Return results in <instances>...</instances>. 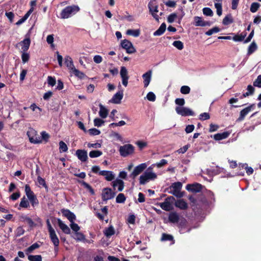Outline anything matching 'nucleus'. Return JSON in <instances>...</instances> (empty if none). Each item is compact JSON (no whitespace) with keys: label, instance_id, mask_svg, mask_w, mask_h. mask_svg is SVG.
Here are the masks:
<instances>
[{"label":"nucleus","instance_id":"f257e3e1","mask_svg":"<svg viewBox=\"0 0 261 261\" xmlns=\"http://www.w3.org/2000/svg\"><path fill=\"white\" fill-rule=\"evenodd\" d=\"M80 10L79 7L77 5L67 6L61 12L60 17L61 19H67L76 14Z\"/></svg>","mask_w":261,"mask_h":261},{"label":"nucleus","instance_id":"f03ea898","mask_svg":"<svg viewBox=\"0 0 261 261\" xmlns=\"http://www.w3.org/2000/svg\"><path fill=\"white\" fill-rule=\"evenodd\" d=\"M182 188V184L179 181L173 183L171 186L169 187L170 190L169 193L173 195L178 198H181L184 196V192H181Z\"/></svg>","mask_w":261,"mask_h":261},{"label":"nucleus","instance_id":"7ed1b4c3","mask_svg":"<svg viewBox=\"0 0 261 261\" xmlns=\"http://www.w3.org/2000/svg\"><path fill=\"white\" fill-rule=\"evenodd\" d=\"M134 151L135 147L130 144H127L123 146H120L119 149L120 155L124 158L133 154Z\"/></svg>","mask_w":261,"mask_h":261},{"label":"nucleus","instance_id":"20e7f679","mask_svg":"<svg viewBox=\"0 0 261 261\" xmlns=\"http://www.w3.org/2000/svg\"><path fill=\"white\" fill-rule=\"evenodd\" d=\"M27 135L31 143L34 144H39L41 143V137L37 134L36 130L33 128H30L27 132Z\"/></svg>","mask_w":261,"mask_h":261},{"label":"nucleus","instance_id":"39448f33","mask_svg":"<svg viewBox=\"0 0 261 261\" xmlns=\"http://www.w3.org/2000/svg\"><path fill=\"white\" fill-rule=\"evenodd\" d=\"M176 112L182 116H194L195 113L190 109L184 107H176Z\"/></svg>","mask_w":261,"mask_h":261},{"label":"nucleus","instance_id":"423d86ee","mask_svg":"<svg viewBox=\"0 0 261 261\" xmlns=\"http://www.w3.org/2000/svg\"><path fill=\"white\" fill-rule=\"evenodd\" d=\"M177 223V227H178L179 232L180 233H184L186 232H190L191 230L190 228H188V223L187 220L182 218L179 219Z\"/></svg>","mask_w":261,"mask_h":261},{"label":"nucleus","instance_id":"0eeeda50","mask_svg":"<svg viewBox=\"0 0 261 261\" xmlns=\"http://www.w3.org/2000/svg\"><path fill=\"white\" fill-rule=\"evenodd\" d=\"M255 107V104H251L248 107L244 108L241 111L240 113V116L237 119L236 122H241L244 120L245 117L248 115V114L252 110H254Z\"/></svg>","mask_w":261,"mask_h":261},{"label":"nucleus","instance_id":"6e6552de","mask_svg":"<svg viewBox=\"0 0 261 261\" xmlns=\"http://www.w3.org/2000/svg\"><path fill=\"white\" fill-rule=\"evenodd\" d=\"M147 167L145 163H142L135 167L133 172L129 175V177L133 179L141 173Z\"/></svg>","mask_w":261,"mask_h":261},{"label":"nucleus","instance_id":"1a4fd4ad","mask_svg":"<svg viewBox=\"0 0 261 261\" xmlns=\"http://www.w3.org/2000/svg\"><path fill=\"white\" fill-rule=\"evenodd\" d=\"M121 47L125 49L128 54H133L136 52V49L133 45L132 43L128 40L124 39L121 41Z\"/></svg>","mask_w":261,"mask_h":261},{"label":"nucleus","instance_id":"9d476101","mask_svg":"<svg viewBox=\"0 0 261 261\" xmlns=\"http://www.w3.org/2000/svg\"><path fill=\"white\" fill-rule=\"evenodd\" d=\"M116 195V193L112 191V190L109 188H104L102 192V199L103 201H107L113 198Z\"/></svg>","mask_w":261,"mask_h":261},{"label":"nucleus","instance_id":"9b49d317","mask_svg":"<svg viewBox=\"0 0 261 261\" xmlns=\"http://www.w3.org/2000/svg\"><path fill=\"white\" fill-rule=\"evenodd\" d=\"M120 74L122 79L123 85L125 87H126L128 84L129 76L128 75V71L126 67L124 66H122L121 67Z\"/></svg>","mask_w":261,"mask_h":261},{"label":"nucleus","instance_id":"f8f14e48","mask_svg":"<svg viewBox=\"0 0 261 261\" xmlns=\"http://www.w3.org/2000/svg\"><path fill=\"white\" fill-rule=\"evenodd\" d=\"M186 189L189 192L193 193H198L201 191L202 186L199 183H194L193 184H188Z\"/></svg>","mask_w":261,"mask_h":261},{"label":"nucleus","instance_id":"ddd939ff","mask_svg":"<svg viewBox=\"0 0 261 261\" xmlns=\"http://www.w3.org/2000/svg\"><path fill=\"white\" fill-rule=\"evenodd\" d=\"M148 8L149 10V12L152 17L158 21H159V16L156 14V13L159 12L158 10V5H153L150 2L148 4Z\"/></svg>","mask_w":261,"mask_h":261},{"label":"nucleus","instance_id":"4468645a","mask_svg":"<svg viewBox=\"0 0 261 261\" xmlns=\"http://www.w3.org/2000/svg\"><path fill=\"white\" fill-rule=\"evenodd\" d=\"M61 211L63 216L67 218L71 223H72L75 220V215L69 210L62 208Z\"/></svg>","mask_w":261,"mask_h":261},{"label":"nucleus","instance_id":"2eb2a0df","mask_svg":"<svg viewBox=\"0 0 261 261\" xmlns=\"http://www.w3.org/2000/svg\"><path fill=\"white\" fill-rule=\"evenodd\" d=\"M75 154L77 158L83 162L87 161L88 159L87 152L85 150L77 149Z\"/></svg>","mask_w":261,"mask_h":261},{"label":"nucleus","instance_id":"dca6fc26","mask_svg":"<svg viewBox=\"0 0 261 261\" xmlns=\"http://www.w3.org/2000/svg\"><path fill=\"white\" fill-rule=\"evenodd\" d=\"M99 174L105 176V179L107 181H112L115 178V175L112 171L102 170L99 172Z\"/></svg>","mask_w":261,"mask_h":261},{"label":"nucleus","instance_id":"f3484780","mask_svg":"<svg viewBox=\"0 0 261 261\" xmlns=\"http://www.w3.org/2000/svg\"><path fill=\"white\" fill-rule=\"evenodd\" d=\"M21 46V49L23 52H26L29 48L31 44V40L30 38H26L22 41L19 43Z\"/></svg>","mask_w":261,"mask_h":261},{"label":"nucleus","instance_id":"a211bd4d","mask_svg":"<svg viewBox=\"0 0 261 261\" xmlns=\"http://www.w3.org/2000/svg\"><path fill=\"white\" fill-rule=\"evenodd\" d=\"M144 87L146 88L149 84L151 77V71L149 70L143 74Z\"/></svg>","mask_w":261,"mask_h":261},{"label":"nucleus","instance_id":"6ab92c4d","mask_svg":"<svg viewBox=\"0 0 261 261\" xmlns=\"http://www.w3.org/2000/svg\"><path fill=\"white\" fill-rule=\"evenodd\" d=\"M175 206L182 210H186L188 207V203L183 199L177 200L175 202Z\"/></svg>","mask_w":261,"mask_h":261},{"label":"nucleus","instance_id":"aec40b11","mask_svg":"<svg viewBox=\"0 0 261 261\" xmlns=\"http://www.w3.org/2000/svg\"><path fill=\"white\" fill-rule=\"evenodd\" d=\"M180 219L178 214L176 212H171L169 214L168 221L172 223H177Z\"/></svg>","mask_w":261,"mask_h":261},{"label":"nucleus","instance_id":"412c9836","mask_svg":"<svg viewBox=\"0 0 261 261\" xmlns=\"http://www.w3.org/2000/svg\"><path fill=\"white\" fill-rule=\"evenodd\" d=\"M19 220L23 222H27L30 227H33L36 226V224L31 218L28 217L27 215H21L19 217Z\"/></svg>","mask_w":261,"mask_h":261},{"label":"nucleus","instance_id":"4be33fe9","mask_svg":"<svg viewBox=\"0 0 261 261\" xmlns=\"http://www.w3.org/2000/svg\"><path fill=\"white\" fill-rule=\"evenodd\" d=\"M161 241L162 242L169 241L171 242V245H173L175 243V240L174 239L173 236L171 234H167L166 233H162Z\"/></svg>","mask_w":261,"mask_h":261},{"label":"nucleus","instance_id":"5701e85b","mask_svg":"<svg viewBox=\"0 0 261 261\" xmlns=\"http://www.w3.org/2000/svg\"><path fill=\"white\" fill-rule=\"evenodd\" d=\"M230 133L228 132H224L222 133H218L214 135V139L216 141H220L225 139L228 137Z\"/></svg>","mask_w":261,"mask_h":261},{"label":"nucleus","instance_id":"b1692460","mask_svg":"<svg viewBox=\"0 0 261 261\" xmlns=\"http://www.w3.org/2000/svg\"><path fill=\"white\" fill-rule=\"evenodd\" d=\"M123 95L122 92H117L116 94L114 95L111 101L114 103H120L121 100L123 98Z\"/></svg>","mask_w":261,"mask_h":261},{"label":"nucleus","instance_id":"393cba45","mask_svg":"<svg viewBox=\"0 0 261 261\" xmlns=\"http://www.w3.org/2000/svg\"><path fill=\"white\" fill-rule=\"evenodd\" d=\"M58 223L60 228L66 234H69L70 233V229L68 226L64 224L60 219H58Z\"/></svg>","mask_w":261,"mask_h":261},{"label":"nucleus","instance_id":"a878e982","mask_svg":"<svg viewBox=\"0 0 261 261\" xmlns=\"http://www.w3.org/2000/svg\"><path fill=\"white\" fill-rule=\"evenodd\" d=\"M115 233V231L114 227L112 225H110L108 228H106L103 231V233L107 238H110L111 236L114 235Z\"/></svg>","mask_w":261,"mask_h":261},{"label":"nucleus","instance_id":"bb28decb","mask_svg":"<svg viewBox=\"0 0 261 261\" xmlns=\"http://www.w3.org/2000/svg\"><path fill=\"white\" fill-rule=\"evenodd\" d=\"M247 90L248 91L247 92L243 93L242 95H241L240 96V99H243L244 97H246L249 96V95L253 94V93L254 92L255 89L251 85H249L247 86Z\"/></svg>","mask_w":261,"mask_h":261},{"label":"nucleus","instance_id":"cd10ccee","mask_svg":"<svg viewBox=\"0 0 261 261\" xmlns=\"http://www.w3.org/2000/svg\"><path fill=\"white\" fill-rule=\"evenodd\" d=\"M166 29V24L165 22L161 24L159 28L153 33V36H161L165 32Z\"/></svg>","mask_w":261,"mask_h":261},{"label":"nucleus","instance_id":"c85d7f7f","mask_svg":"<svg viewBox=\"0 0 261 261\" xmlns=\"http://www.w3.org/2000/svg\"><path fill=\"white\" fill-rule=\"evenodd\" d=\"M50 239L54 244V246H59V240L56 233L55 231L49 233Z\"/></svg>","mask_w":261,"mask_h":261},{"label":"nucleus","instance_id":"c756f323","mask_svg":"<svg viewBox=\"0 0 261 261\" xmlns=\"http://www.w3.org/2000/svg\"><path fill=\"white\" fill-rule=\"evenodd\" d=\"M77 182L79 184H81L82 186H83L85 188H86L87 190H88L91 195H93L95 194V192H94V189L89 184L87 183L86 182H85L84 180H78Z\"/></svg>","mask_w":261,"mask_h":261},{"label":"nucleus","instance_id":"7c9ffc66","mask_svg":"<svg viewBox=\"0 0 261 261\" xmlns=\"http://www.w3.org/2000/svg\"><path fill=\"white\" fill-rule=\"evenodd\" d=\"M65 64L68 68L72 70L74 69V68H75L72 59L69 56H66L65 57Z\"/></svg>","mask_w":261,"mask_h":261},{"label":"nucleus","instance_id":"2f4dec72","mask_svg":"<svg viewBox=\"0 0 261 261\" xmlns=\"http://www.w3.org/2000/svg\"><path fill=\"white\" fill-rule=\"evenodd\" d=\"M160 206L162 209L166 211H170L173 208V205H171L165 200L164 202L160 203Z\"/></svg>","mask_w":261,"mask_h":261},{"label":"nucleus","instance_id":"473e14b6","mask_svg":"<svg viewBox=\"0 0 261 261\" xmlns=\"http://www.w3.org/2000/svg\"><path fill=\"white\" fill-rule=\"evenodd\" d=\"M100 110L99 112V116L102 118H106L108 115V110L101 104L99 105Z\"/></svg>","mask_w":261,"mask_h":261},{"label":"nucleus","instance_id":"72a5a7b5","mask_svg":"<svg viewBox=\"0 0 261 261\" xmlns=\"http://www.w3.org/2000/svg\"><path fill=\"white\" fill-rule=\"evenodd\" d=\"M149 168L144 172V174L146 177V178L149 180H153L155 179L157 177L156 174L152 172L151 171H149Z\"/></svg>","mask_w":261,"mask_h":261},{"label":"nucleus","instance_id":"f704fd0d","mask_svg":"<svg viewBox=\"0 0 261 261\" xmlns=\"http://www.w3.org/2000/svg\"><path fill=\"white\" fill-rule=\"evenodd\" d=\"M233 22V19L232 18V15L231 14H229L227 15L223 19V24L225 25H228L229 24L232 23Z\"/></svg>","mask_w":261,"mask_h":261},{"label":"nucleus","instance_id":"c9c22d12","mask_svg":"<svg viewBox=\"0 0 261 261\" xmlns=\"http://www.w3.org/2000/svg\"><path fill=\"white\" fill-rule=\"evenodd\" d=\"M126 34L127 35H131L135 37H137L140 35V30L139 29L137 30H127Z\"/></svg>","mask_w":261,"mask_h":261},{"label":"nucleus","instance_id":"e433bc0d","mask_svg":"<svg viewBox=\"0 0 261 261\" xmlns=\"http://www.w3.org/2000/svg\"><path fill=\"white\" fill-rule=\"evenodd\" d=\"M257 48V46L256 44L254 41H253L248 47L247 55H250L253 54Z\"/></svg>","mask_w":261,"mask_h":261},{"label":"nucleus","instance_id":"4c0bfd02","mask_svg":"<svg viewBox=\"0 0 261 261\" xmlns=\"http://www.w3.org/2000/svg\"><path fill=\"white\" fill-rule=\"evenodd\" d=\"M194 25L196 27H203L204 24V20L202 19V18L200 17L195 16L194 18Z\"/></svg>","mask_w":261,"mask_h":261},{"label":"nucleus","instance_id":"58836bf2","mask_svg":"<svg viewBox=\"0 0 261 261\" xmlns=\"http://www.w3.org/2000/svg\"><path fill=\"white\" fill-rule=\"evenodd\" d=\"M72 71L74 75L80 79H84L85 77H86V75L84 73L80 71L75 68H74V69L72 70Z\"/></svg>","mask_w":261,"mask_h":261},{"label":"nucleus","instance_id":"ea45409f","mask_svg":"<svg viewBox=\"0 0 261 261\" xmlns=\"http://www.w3.org/2000/svg\"><path fill=\"white\" fill-rule=\"evenodd\" d=\"M25 193L28 198L35 195V194L32 191L31 187L29 185H26L25 186Z\"/></svg>","mask_w":261,"mask_h":261},{"label":"nucleus","instance_id":"a19ab883","mask_svg":"<svg viewBox=\"0 0 261 261\" xmlns=\"http://www.w3.org/2000/svg\"><path fill=\"white\" fill-rule=\"evenodd\" d=\"M125 200L126 197L123 193H119L116 198V202L118 203H123Z\"/></svg>","mask_w":261,"mask_h":261},{"label":"nucleus","instance_id":"79ce46f5","mask_svg":"<svg viewBox=\"0 0 261 261\" xmlns=\"http://www.w3.org/2000/svg\"><path fill=\"white\" fill-rule=\"evenodd\" d=\"M28 259L30 261H42V258L41 255H29Z\"/></svg>","mask_w":261,"mask_h":261},{"label":"nucleus","instance_id":"37998d69","mask_svg":"<svg viewBox=\"0 0 261 261\" xmlns=\"http://www.w3.org/2000/svg\"><path fill=\"white\" fill-rule=\"evenodd\" d=\"M260 6V4L257 2L252 3L251 5L250 10L252 13H255L258 10Z\"/></svg>","mask_w":261,"mask_h":261},{"label":"nucleus","instance_id":"c03bdc74","mask_svg":"<svg viewBox=\"0 0 261 261\" xmlns=\"http://www.w3.org/2000/svg\"><path fill=\"white\" fill-rule=\"evenodd\" d=\"M102 154V151L100 150H92L89 153V156L91 158H94L100 156Z\"/></svg>","mask_w":261,"mask_h":261},{"label":"nucleus","instance_id":"a18cd8bd","mask_svg":"<svg viewBox=\"0 0 261 261\" xmlns=\"http://www.w3.org/2000/svg\"><path fill=\"white\" fill-rule=\"evenodd\" d=\"M39 247L40 245H39L37 243H35L26 249V253L28 254L29 253H31L34 250L39 248Z\"/></svg>","mask_w":261,"mask_h":261},{"label":"nucleus","instance_id":"49530a36","mask_svg":"<svg viewBox=\"0 0 261 261\" xmlns=\"http://www.w3.org/2000/svg\"><path fill=\"white\" fill-rule=\"evenodd\" d=\"M19 206L23 208H28L30 206L29 201L24 196L21 198Z\"/></svg>","mask_w":261,"mask_h":261},{"label":"nucleus","instance_id":"de8ad7c7","mask_svg":"<svg viewBox=\"0 0 261 261\" xmlns=\"http://www.w3.org/2000/svg\"><path fill=\"white\" fill-rule=\"evenodd\" d=\"M59 150L61 152H66L68 150V147L67 145L63 141H61L59 142Z\"/></svg>","mask_w":261,"mask_h":261},{"label":"nucleus","instance_id":"09e8293b","mask_svg":"<svg viewBox=\"0 0 261 261\" xmlns=\"http://www.w3.org/2000/svg\"><path fill=\"white\" fill-rule=\"evenodd\" d=\"M172 45L179 50H181L184 48V43L180 41H174Z\"/></svg>","mask_w":261,"mask_h":261},{"label":"nucleus","instance_id":"8fccbe9b","mask_svg":"<svg viewBox=\"0 0 261 261\" xmlns=\"http://www.w3.org/2000/svg\"><path fill=\"white\" fill-rule=\"evenodd\" d=\"M220 31V29L217 27H215L210 30H209L208 31L205 32V34L207 36H211L214 33H218Z\"/></svg>","mask_w":261,"mask_h":261},{"label":"nucleus","instance_id":"3c124183","mask_svg":"<svg viewBox=\"0 0 261 261\" xmlns=\"http://www.w3.org/2000/svg\"><path fill=\"white\" fill-rule=\"evenodd\" d=\"M202 11L203 14L206 16H212L213 15V12L210 8H204Z\"/></svg>","mask_w":261,"mask_h":261},{"label":"nucleus","instance_id":"603ef678","mask_svg":"<svg viewBox=\"0 0 261 261\" xmlns=\"http://www.w3.org/2000/svg\"><path fill=\"white\" fill-rule=\"evenodd\" d=\"M33 206H36L38 204L39 202L36 195H35L33 197L28 198Z\"/></svg>","mask_w":261,"mask_h":261},{"label":"nucleus","instance_id":"864d4df0","mask_svg":"<svg viewBox=\"0 0 261 261\" xmlns=\"http://www.w3.org/2000/svg\"><path fill=\"white\" fill-rule=\"evenodd\" d=\"M37 180L39 185L42 186L45 188L47 189L48 188L45 180L44 178H42L40 175L38 176Z\"/></svg>","mask_w":261,"mask_h":261},{"label":"nucleus","instance_id":"5fc2aeb1","mask_svg":"<svg viewBox=\"0 0 261 261\" xmlns=\"http://www.w3.org/2000/svg\"><path fill=\"white\" fill-rule=\"evenodd\" d=\"M180 91L182 94H187L190 92V88L188 86H182L181 87Z\"/></svg>","mask_w":261,"mask_h":261},{"label":"nucleus","instance_id":"6e6d98bb","mask_svg":"<svg viewBox=\"0 0 261 261\" xmlns=\"http://www.w3.org/2000/svg\"><path fill=\"white\" fill-rule=\"evenodd\" d=\"M104 122L105 121L103 120L98 118H95L94 120V124L95 126L100 127Z\"/></svg>","mask_w":261,"mask_h":261},{"label":"nucleus","instance_id":"4d7b16f0","mask_svg":"<svg viewBox=\"0 0 261 261\" xmlns=\"http://www.w3.org/2000/svg\"><path fill=\"white\" fill-rule=\"evenodd\" d=\"M22 61L23 63H27L29 61L30 59V55L26 52H23L21 55Z\"/></svg>","mask_w":261,"mask_h":261},{"label":"nucleus","instance_id":"13d9d810","mask_svg":"<svg viewBox=\"0 0 261 261\" xmlns=\"http://www.w3.org/2000/svg\"><path fill=\"white\" fill-rule=\"evenodd\" d=\"M146 97L147 99L150 101H154L156 99L155 95L152 92H148Z\"/></svg>","mask_w":261,"mask_h":261},{"label":"nucleus","instance_id":"bf43d9fd","mask_svg":"<svg viewBox=\"0 0 261 261\" xmlns=\"http://www.w3.org/2000/svg\"><path fill=\"white\" fill-rule=\"evenodd\" d=\"M88 132L90 135L96 136L100 134V131L95 128H90L88 130Z\"/></svg>","mask_w":261,"mask_h":261},{"label":"nucleus","instance_id":"052dcab7","mask_svg":"<svg viewBox=\"0 0 261 261\" xmlns=\"http://www.w3.org/2000/svg\"><path fill=\"white\" fill-rule=\"evenodd\" d=\"M253 86L258 88H261V75H259L257 79L253 82Z\"/></svg>","mask_w":261,"mask_h":261},{"label":"nucleus","instance_id":"680f3d73","mask_svg":"<svg viewBox=\"0 0 261 261\" xmlns=\"http://www.w3.org/2000/svg\"><path fill=\"white\" fill-rule=\"evenodd\" d=\"M149 180L146 178L144 174L141 175L140 176L139 178V183L141 185H145L146 182H147Z\"/></svg>","mask_w":261,"mask_h":261},{"label":"nucleus","instance_id":"e2e57ef3","mask_svg":"<svg viewBox=\"0 0 261 261\" xmlns=\"http://www.w3.org/2000/svg\"><path fill=\"white\" fill-rule=\"evenodd\" d=\"M199 118L202 121L206 120L210 118V116L208 113H203L200 114Z\"/></svg>","mask_w":261,"mask_h":261},{"label":"nucleus","instance_id":"0e129e2a","mask_svg":"<svg viewBox=\"0 0 261 261\" xmlns=\"http://www.w3.org/2000/svg\"><path fill=\"white\" fill-rule=\"evenodd\" d=\"M48 84L51 86H54L56 83V79L54 77L48 76L47 77Z\"/></svg>","mask_w":261,"mask_h":261},{"label":"nucleus","instance_id":"69168bd1","mask_svg":"<svg viewBox=\"0 0 261 261\" xmlns=\"http://www.w3.org/2000/svg\"><path fill=\"white\" fill-rule=\"evenodd\" d=\"M175 103L179 107H182L185 104V100L184 98H177L175 100Z\"/></svg>","mask_w":261,"mask_h":261},{"label":"nucleus","instance_id":"338daca9","mask_svg":"<svg viewBox=\"0 0 261 261\" xmlns=\"http://www.w3.org/2000/svg\"><path fill=\"white\" fill-rule=\"evenodd\" d=\"M177 14L175 13H172L170 14L168 18H167V21L169 23H172L175 19L177 17Z\"/></svg>","mask_w":261,"mask_h":261},{"label":"nucleus","instance_id":"774afa93","mask_svg":"<svg viewBox=\"0 0 261 261\" xmlns=\"http://www.w3.org/2000/svg\"><path fill=\"white\" fill-rule=\"evenodd\" d=\"M20 196V192L18 191L15 193H13L10 197V199L14 201L18 199Z\"/></svg>","mask_w":261,"mask_h":261}]
</instances>
